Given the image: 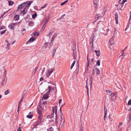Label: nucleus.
<instances>
[{"label": "nucleus", "mask_w": 131, "mask_h": 131, "mask_svg": "<svg viewBox=\"0 0 131 131\" xmlns=\"http://www.w3.org/2000/svg\"><path fill=\"white\" fill-rule=\"evenodd\" d=\"M57 106H55L52 107V111L51 114L50 115H48L47 116L49 121L50 122L54 121L55 120L56 123L57 122V119H56L57 113Z\"/></svg>", "instance_id": "obj_1"}, {"label": "nucleus", "mask_w": 131, "mask_h": 131, "mask_svg": "<svg viewBox=\"0 0 131 131\" xmlns=\"http://www.w3.org/2000/svg\"><path fill=\"white\" fill-rule=\"evenodd\" d=\"M38 69V67H36L35 69V73L36 72V71L37 70V69Z\"/></svg>", "instance_id": "obj_55"}, {"label": "nucleus", "mask_w": 131, "mask_h": 131, "mask_svg": "<svg viewBox=\"0 0 131 131\" xmlns=\"http://www.w3.org/2000/svg\"><path fill=\"white\" fill-rule=\"evenodd\" d=\"M61 107L60 109V113L61 114H61H63V113L62 112V111H61Z\"/></svg>", "instance_id": "obj_52"}, {"label": "nucleus", "mask_w": 131, "mask_h": 131, "mask_svg": "<svg viewBox=\"0 0 131 131\" xmlns=\"http://www.w3.org/2000/svg\"><path fill=\"white\" fill-rule=\"evenodd\" d=\"M86 89H87V92H88V94H89V90H88V83L87 82V81H86Z\"/></svg>", "instance_id": "obj_35"}, {"label": "nucleus", "mask_w": 131, "mask_h": 131, "mask_svg": "<svg viewBox=\"0 0 131 131\" xmlns=\"http://www.w3.org/2000/svg\"><path fill=\"white\" fill-rule=\"evenodd\" d=\"M104 120H105V118L106 117V115L107 114V109L105 107L104 108Z\"/></svg>", "instance_id": "obj_18"}, {"label": "nucleus", "mask_w": 131, "mask_h": 131, "mask_svg": "<svg viewBox=\"0 0 131 131\" xmlns=\"http://www.w3.org/2000/svg\"><path fill=\"white\" fill-rule=\"evenodd\" d=\"M122 124V123H120L119 124L118 127H119L121 126Z\"/></svg>", "instance_id": "obj_54"}, {"label": "nucleus", "mask_w": 131, "mask_h": 131, "mask_svg": "<svg viewBox=\"0 0 131 131\" xmlns=\"http://www.w3.org/2000/svg\"><path fill=\"white\" fill-rule=\"evenodd\" d=\"M48 43L47 42L45 43L44 45V46L46 48L47 46L48 45Z\"/></svg>", "instance_id": "obj_39"}, {"label": "nucleus", "mask_w": 131, "mask_h": 131, "mask_svg": "<svg viewBox=\"0 0 131 131\" xmlns=\"http://www.w3.org/2000/svg\"><path fill=\"white\" fill-rule=\"evenodd\" d=\"M35 39V38L33 37H31L30 39L29 40L27 41V43H30V42H32L34 41Z\"/></svg>", "instance_id": "obj_16"}, {"label": "nucleus", "mask_w": 131, "mask_h": 131, "mask_svg": "<svg viewBox=\"0 0 131 131\" xmlns=\"http://www.w3.org/2000/svg\"><path fill=\"white\" fill-rule=\"evenodd\" d=\"M14 2L13 1H9L8 2L9 6H12L14 4Z\"/></svg>", "instance_id": "obj_25"}, {"label": "nucleus", "mask_w": 131, "mask_h": 131, "mask_svg": "<svg viewBox=\"0 0 131 131\" xmlns=\"http://www.w3.org/2000/svg\"><path fill=\"white\" fill-rule=\"evenodd\" d=\"M90 80L91 81V85H92V82H93V77H91L90 78Z\"/></svg>", "instance_id": "obj_36"}, {"label": "nucleus", "mask_w": 131, "mask_h": 131, "mask_svg": "<svg viewBox=\"0 0 131 131\" xmlns=\"http://www.w3.org/2000/svg\"><path fill=\"white\" fill-rule=\"evenodd\" d=\"M19 15H17L15 16L14 17V19L15 20H18L19 19Z\"/></svg>", "instance_id": "obj_19"}, {"label": "nucleus", "mask_w": 131, "mask_h": 131, "mask_svg": "<svg viewBox=\"0 0 131 131\" xmlns=\"http://www.w3.org/2000/svg\"><path fill=\"white\" fill-rule=\"evenodd\" d=\"M107 94L108 95H111V93H112L111 91L109 90H108L107 91Z\"/></svg>", "instance_id": "obj_28"}, {"label": "nucleus", "mask_w": 131, "mask_h": 131, "mask_svg": "<svg viewBox=\"0 0 131 131\" xmlns=\"http://www.w3.org/2000/svg\"><path fill=\"white\" fill-rule=\"evenodd\" d=\"M128 105H131V100H130L128 102Z\"/></svg>", "instance_id": "obj_41"}, {"label": "nucleus", "mask_w": 131, "mask_h": 131, "mask_svg": "<svg viewBox=\"0 0 131 131\" xmlns=\"http://www.w3.org/2000/svg\"><path fill=\"white\" fill-rule=\"evenodd\" d=\"M40 117H38V121H37L35 123L34 125V126H36L38 125H39L40 123L41 122L42 118H40Z\"/></svg>", "instance_id": "obj_6"}, {"label": "nucleus", "mask_w": 131, "mask_h": 131, "mask_svg": "<svg viewBox=\"0 0 131 131\" xmlns=\"http://www.w3.org/2000/svg\"><path fill=\"white\" fill-rule=\"evenodd\" d=\"M49 94H48L47 93L45 94L42 97V99L46 100L48 99L49 97Z\"/></svg>", "instance_id": "obj_12"}, {"label": "nucleus", "mask_w": 131, "mask_h": 131, "mask_svg": "<svg viewBox=\"0 0 131 131\" xmlns=\"http://www.w3.org/2000/svg\"><path fill=\"white\" fill-rule=\"evenodd\" d=\"M114 37H112L109 40V43L111 45H113L114 43V41L113 40Z\"/></svg>", "instance_id": "obj_11"}, {"label": "nucleus", "mask_w": 131, "mask_h": 131, "mask_svg": "<svg viewBox=\"0 0 131 131\" xmlns=\"http://www.w3.org/2000/svg\"><path fill=\"white\" fill-rule=\"evenodd\" d=\"M45 68L44 67L43 68V69L42 71V72H41L42 74H43V73L45 71Z\"/></svg>", "instance_id": "obj_46"}, {"label": "nucleus", "mask_w": 131, "mask_h": 131, "mask_svg": "<svg viewBox=\"0 0 131 131\" xmlns=\"http://www.w3.org/2000/svg\"><path fill=\"white\" fill-rule=\"evenodd\" d=\"M41 110L39 108H38V110L37 113L39 114V116L38 117H40V118H42V115L41 113Z\"/></svg>", "instance_id": "obj_17"}, {"label": "nucleus", "mask_w": 131, "mask_h": 131, "mask_svg": "<svg viewBox=\"0 0 131 131\" xmlns=\"http://www.w3.org/2000/svg\"><path fill=\"white\" fill-rule=\"evenodd\" d=\"M15 42V41H13V42H12V43H11V44L12 45H13L14 43Z\"/></svg>", "instance_id": "obj_63"}, {"label": "nucleus", "mask_w": 131, "mask_h": 131, "mask_svg": "<svg viewBox=\"0 0 131 131\" xmlns=\"http://www.w3.org/2000/svg\"><path fill=\"white\" fill-rule=\"evenodd\" d=\"M51 87L50 86H49V87L48 91L47 92V93L48 94H49V93L50 92V91L51 90Z\"/></svg>", "instance_id": "obj_34"}, {"label": "nucleus", "mask_w": 131, "mask_h": 131, "mask_svg": "<svg viewBox=\"0 0 131 131\" xmlns=\"http://www.w3.org/2000/svg\"><path fill=\"white\" fill-rule=\"evenodd\" d=\"M10 43H8L7 44L6 46V49H7L8 50L9 49H10Z\"/></svg>", "instance_id": "obj_21"}, {"label": "nucleus", "mask_w": 131, "mask_h": 131, "mask_svg": "<svg viewBox=\"0 0 131 131\" xmlns=\"http://www.w3.org/2000/svg\"><path fill=\"white\" fill-rule=\"evenodd\" d=\"M75 63V61H74L71 65V69H72V68H73V67L74 66V64Z\"/></svg>", "instance_id": "obj_33"}, {"label": "nucleus", "mask_w": 131, "mask_h": 131, "mask_svg": "<svg viewBox=\"0 0 131 131\" xmlns=\"http://www.w3.org/2000/svg\"><path fill=\"white\" fill-rule=\"evenodd\" d=\"M47 5V4H45L43 6H42L41 7V9H43L44 8H45L46 6Z\"/></svg>", "instance_id": "obj_38"}, {"label": "nucleus", "mask_w": 131, "mask_h": 131, "mask_svg": "<svg viewBox=\"0 0 131 131\" xmlns=\"http://www.w3.org/2000/svg\"><path fill=\"white\" fill-rule=\"evenodd\" d=\"M48 22V20L47 19L45 21V22L44 23L43 25H45L46 26V24Z\"/></svg>", "instance_id": "obj_44"}, {"label": "nucleus", "mask_w": 131, "mask_h": 131, "mask_svg": "<svg viewBox=\"0 0 131 131\" xmlns=\"http://www.w3.org/2000/svg\"><path fill=\"white\" fill-rule=\"evenodd\" d=\"M95 52L96 53V54L97 56L99 57L100 56V50H99L98 51L96 50H95Z\"/></svg>", "instance_id": "obj_22"}, {"label": "nucleus", "mask_w": 131, "mask_h": 131, "mask_svg": "<svg viewBox=\"0 0 131 131\" xmlns=\"http://www.w3.org/2000/svg\"><path fill=\"white\" fill-rule=\"evenodd\" d=\"M95 72H96V74L99 75L100 73L99 69L98 68H95L93 69L92 73L93 74H94Z\"/></svg>", "instance_id": "obj_7"}, {"label": "nucleus", "mask_w": 131, "mask_h": 131, "mask_svg": "<svg viewBox=\"0 0 131 131\" xmlns=\"http://www.w3.org/2000/svg\"><path fill=\"white\" fill-rule=\"evenodd\" d=\"M66 15L65 14H63L61 16V17L62 18H63L64 16Z\"/></svg>", "instance_id": "obj_53"}, {"label": "nucleus", "mask_w": 131, "mask_h": 131, "mask_svg": "<svg viewBox=\"0 0 131 131\" xmlns=\"http://www.w3.org/2000/svg\"><path fill=\"white\" fill-rule=\"evenodd\" d=\"M88 57V55L87 59V60H88V61L87 63H88V66H89V63H90V61L89 60Z\"/></svg>", "instance_id": "obj_42"}, {"label": "nucleus", "mask_w": 131, "mask_h": 131, "mask_svg": "<svg viewBox=\"0 0 131 131\" xmlns=\"http://www.w3.org/2000/svg\"><path fill=\"white\" fill-rule=\"evenodd\" d=\"M43 80V79L42 77H41L40 79V81H42Z\"/></svg>", "instance_id": "obj_58"}, {"label": "nucleus", "mask_w": 131, "mask_h": 131, "mask_svg": "<svg viewBox=\"0 0 131 131\" xmlns=\"http://www.w3.org/2000/svg\"><path fill=\"white\" fill-rule=\"evenodd\" d=\"M7 79L6 77V75H5L4 78V80L3 81V84L2 85H4L6 84V83L7 82Z\"/></svg>", "instance_id": "obj_14"}, {"label": "nucleus", "mask_w": 131, "mask_h": 131, "mask_svg": "<svg viewBox=\"0 0 131 131\" xmlns=\"http://www.w3.org/2000/svg\"><path fill=\"white\" fill-rule=\"evenodd\" d=\"M62 101V100L61 99H60L59 100V104H60V103H61V101Z\"/></svg>", "instance_id": "obj_57"}, {"label": "nucleus", "mask_w": 131, "mask_h": 131, "mask_svg": "<svg viewBox=\"0 0 131 131\" xmlns=\"http://www.w3.org/2000/svg\"><path fill=\"white\" fill-rule=\"evenodd\" d=\"M4 29V27H0V30H2Z\"/></svg>", "instance_id": "obj_59"}, {"label": "nucleus", "mask_w": 131, "mask_h": 131, "mask_svg": "<svg viewBox=\"0 0 131 131\" xmlns=\"http://www.w3.org/2000/svg\"><path fill=\"white\" fill-rule=\"evenodd\" d=\"M39 35V33H34V36H38Z\"/></svg>", "instance_id": "obj_48"}, {"label": "nucleus", "mask_w": 131, "mask_h": 131, "mask_svg": "<svg viewBox=\"0 0 131 131\" xmlns=\"http://www.w3.org/2000/svg\"><path fill=\"white\" fill-rule=\"evenodd\" d=\"M68 2V0H66V1H64L63 3H61L60 4V5L61 6H62L63 5H64V4H65L66 3H67Z\"/></svg>", "instance_id": "obj_27"}, {"label": "nucleus", "mask_w": 131, "mask_h": 131, "mask_svg": "<svg viewBox=\"0 0 131 131\" xmlns=\"http://www.w3.org/2000/svg\"><path fill=\"white\" fill-rule=\"evenodd\" d=\"M100 17H101V16H98L97 17H95V19H96V20H97Z\"/></svg>", "instance_id": "obj_47"}, {"label": "nucleus", "mask_w": 131, "mask_h": 131, "mask_svg": "<svg viewBox=\"0 0 131 131\" xmlns=\"http://www.w3.org/2000/svg\"><path fill=\"white\" fill-rule=\"evenodd\" d=\"M34 24V22L31 21H30L29 24V25L30 26H33Z\"/></svg>", "instance_id": "obj_23"}, {"label": "nucleus", "mask_w": 131, "mask_h": 131, "mask_svg": "<svg viewBox=\"0 0 131 131\" xmlns=\"http://www.w3.org/2000/svg\"><path fill=\"white\" fill-rule=\"evenodd\" d=\"M61 119L60 120V124L61 125V126L63 127L64 125V122L65 120L64 118L63 117H62L61 115Z\"/></svg>", "instance_id": "obj_4"}, {"label": "nucleus", "mask_w": 131, "mask_h": 131, "mask_svg": "<svg viewBox=\"0 0 131 131\" xmlns=\"http://www.w3.org/2000/svg\"><path fill=\"white\" fill-rule=\"evenodd\" d=\"M37 15L36 14H34V15H33L32 16V17L34 19L35 18V17H36V16Z\"/></svg>", "instance_id": "obj_40"}, {"label": "nucleus", "mask_w": 131, "mask_h": 131, "mask_svg": "<svg viewBox=\"0 0 131 131\" xmlns=\"http://www.w3.org/2000/svg\"><path fill=\"white\" fill-rule=\"evenodd\" d=\"M47 103V102L46 101L45 102H41V104H43V105H45L46 103Z\"/></svg>", "instance_id": "obj_45"}, {"label": "nucleus", "mask_w": 131, "mask_h": 131, "mask_svg": "<svg viewBox=\"0 0 131 131\" xmlns=\"http://www.w3.org/2000/svg\"><path fill=\"white\" fill-rule=\"evenodd\" d=\"M7 11L6 12H5L2 15H1L2 17L4 15L6 12H7Z\"/></svg>", "instance_id": "obj_60"}, {"label": "nucleus", "mask_w": 131, "mask_h": 131, "mask_svg": "<svg viewBox=\"0 0 131 131\" xmlns=\"http://www.w3.org/2000/svg\"><path fill=\"white\" fill-rule=\"evenodd\" d=\"M27 2H26L23 3L19 5L17 9L19 10L20 8L21 10H22L20 14L21 15H25L27 12L28 9V7H27L26 5L27 4Z\"/></svg>", "instance_id": "obj_2"}, {"label": "nucleus", "mask_w": 131, "mask_h": 131, "mask_svg": "<svg viewBox=\"0 0 131 131\" xmlns=\"http://www.w3.org/2000/svg\"><path fill=\"white\" fill-rule=\"evenodd\" d=\"M56 35L55 33L54 35H53V38L54 37H55Z\"/></svg>", "instance_id": "obj_61"}, {"label": "nucleus", "mask_w": 131, "mask_h": 131, "mask_svg": "<svg viewBox=\"0 0 131 131\" xmlns=\"http://www.w3.org/2000/svg\"><path fill=\"white\" fill-rule=\"evenodd\" d=\"M127 48V47H126L125 48V49H124V50H122V51H125V50H126V49Z\"/></svg>", "instance_id": "obj_56"}, {"label": "nucleus", "mask_w": 131, "mask_h": 131, "mask_svg": "<svg viewBox=\"0 0 131 131\" xmlns=\"http://www.w3.org/2000/svg\"><path fill=\"white\" fill-rule=\"evenodd\" d=\"M101 61L100 60H97L96 62V65L97 66H99L100 65V62Z\"/></svg>", "instance_id": "obj_32"}, {"label": "nucleus", "mask_w": 131, "mask_h": 131, "mask_svg": "<svg viewBox=\"0 0 131 131\" xmlns=\"http://www.w3.org/2000/svg\"><path fill=\"white\" fill-rule=\"evenodd\" d=\"M75 49H73V56L74 57V59H75L77 57L76 56V52L75 50Z\"/></svg>", "instance_id": "obj_15"}, {"label": "nucleus", "mask_w": 131, "mask_h": 131, "mask_svg": "<svg viewBox=\"0 0 131 131\" xmlns=\"http://www.w3.org/2000/svg\"><path fill=\"white\" fill-rule=\"evenodd\" d=\"M95 35H96L94 33L93 34L90 39V43L91 44H92V45H93L94 41L93 39L95 37Z\"/></svg>", "instance_id": "obj_8"}, {"label": "nucleus", "mask_w": 131, "mask_h": 131, "mask_svg": "<svg viewBox=\"0 0 131 131\" xmlns=\"http://www.w3.org/2000/svg\"><path fill=\"white\" fill-rule=\"evenodd\" d=\"M22 130L21 129L20 127L18 129L17 131H21Z\"/></svg>", "instance_id": "obj_49"}, {"label": "nucleus", "mask_w": 131, "mask_h": 131, "mask_svg": "<svg viewBox=\"0 0 131 131\" xmlns=\"http://www.w3.org/2000/svg\"><path fill=\"white\" fill-rule=\"evenodd\" d=\"M6 31V30H2V31H1V33H5Z\"/></svg>", "instance_id": "obj_50"}, {"label": "nucleus", "mask_w": 131, "mask_h": 131, "mask_svg": "<svg viewBox=\"0 0 131 131\" xmlns=\"http://www.w3.org/2000/svg\"><path fill=\"white\" fill-rule=\"evenodd\" d=\"M127 1L126 0H123V1L121 3V4H123L125 2H126Z\"/></svg>", "instance_id": "obj_43"}, {"label": "nucleus", "mask_w": 131, "mask_h": 131, "mask_svg": "<svg viewBox=\"0 0 131 131\" xmlns=\"http://www.w3.org/2000/svg\"><path fill=\"white\" fill-rule=\"evenodd\" d=\"M122 52L121 53V54L119 56V58H122V60L123 58L122 57L123 56H125V54H124V51H122Z\"/></svg>", "instance_id": "obj_24"}, {"label": "nucleus", "mask_w": 131, "mask_h": 131, "mask_svg": "<svg viewBox=\"0 0 131 131\" xmlns=\"http://www.w3.org/2000/svg\"><path fill=\"white\" fill-rule=\"evenodd\" d=\"M115 19L116 21V23L117 24H118V13L116 12L115 13Z\"/></svg>", "instance_id": "obj_13"}, {"label": "nucleus", "mask_w": 131, "mask_h": 131, "mask_svg": "<svg viewBox=\"0 0 131 131\" xmlns=\"http://www.w3.org/2000/svg\"><path fill=\"white\" fill-rule=\"evenodd\" d=\"M32 1H30L27 6V7H28L29 8V7L30 6L31 4L32 3Z\"/></svg>", "instance_id": "obj_26"}, {"label": "nucleus", "mask_w": 131, "mask_h": 131, "mask_svg": "<svg viewBox=\"0 0 131 131\" xmlns=\"http://www.w3.org/2000/svg\"><path fill=\"white\" fill-rule=\"evenodd\" d=\"M46 26L45 25H43V26L41 28V30L42 31L41 32H42V31H43L44 30Z\"/></svg>", "instance_id": "obj_31"}, {"label": "nucleus", "mask_w": 131, "mask_h": 131, "mask_svg": "<svg viewBox=\"0 0 131 131\" xmlns=\"http://www.w3.org/2000/svg\"><path fill=\"white\" fill-rule=\"evenodd\" d=\"M47 131H54L52 127H51L47 129Z\"/></svg>", "instance_id": "obj_29"}, {"label": "nucleus", "mask_w": 131, "mask_h": 131, "mask_svg": "<svg viewBox=\"0 0 131 131\" xmlns=\"http://www.w3.org/2000/svg\"><path fill=\"white\" fill-rule=\"evenodd\" d=\"M32 116V114L28 115L27 116V117L29 118H31Z\"/></svg>", "instance_id": "obj_37"}, {"label": "nucleus", "mask_w": 131, "mask_h": 131, "mask_svg": "<svg viewBox=\"0 0 131 131\" xmlns=\"http://www.w3.org/2000/svg\"><path fill=\"white\" fill-rule=\"evenodd\" d=\"M25 28H23L22 29V31H25Z\"/></svg>", "instance_id": "obj_64"}, {"label": "nucleus", "mask_w": 131, "mask_h": 131, "mask_svg": "<svg viewBox=\"0 0 131 131\" xmlns=\"http://www.w3.org/2000/svg\"><path fill=\"white\" fill-rule=\"evenodd\" d=\"M80 131H83V127H80Z\"/></svg>", "instance_id": "obj_51"}, {"label": "nucleus", "mask_w": 131, "mask_h": 131, "mask_svg": "<svg viewBox=\"0 0 131 131\" xmlns=\"http://www.w3.org/2000/svg\"><path fill=\"white\" fill-rule=\"evenodd\" d=\"M130 17L129 19V20H130L131 19V11L130 12Z\"/></svg>", "instance_id": "obj_62"}, {"label": "nucleus", "mask_w": 131, "mask_h": 131, "mask_svg": "<svg viewBox=\"0 0 131 131\" xmlns=\"http://www.w3.org/2000/svg\"><path fill=\"white\" fill-rule=\"evenodd\" d=\"M116 96L114 94V93H112L111 94V98L112 99H114L115 98H116Z\"/></svg>", "instance_id": "obj_20"}, {"label": "nucleus", "mask_w": 131, "mask_h": 131, "mask_svg": "<svg viewBox=\"0 0 131 131\" xmlns=\"http://www.w3.org/2000/svg\"><path fill=\"white\" fill-rule=\"evenodd\" d=\"M10 92V91L9 90H7L4 93V94L5 95H7Z\"/></svg>", "instance_id": "obj_30"}, {"label": "nucleus", "mask_w": 131, "mask_h": 131, "mask_svg": "<svg viewBox=\"0 0 131 131\" xmlns=\"http://www.w3.org/2000/svg\"><path fill=\"white\" fill-rule=\"evenodd\" d=\"M54 70V69L53 68H52L51 69H49L48 70V72L46 73V77L48 78Z\"/></svg>", "instance_id": "obj_5"}, {"label": "nucleus", "mask_w": 131, "mask_h": 131, "mask_svg": "<svg viewBox=\"0 0 131 131\" xmlns=\"http://www.w3.org/2000/svg\"><path fill=\"white\" fill-rule=\"evenodd\" d=\"M39 108L41 109L42 110H43L46 108V105L43 104H39Z\"/></svg>", "instance_id": "obj_10"}, {"label": "nucleus", "mask_w": 131, "mask_h": 131, "mask_svg": "<svg viewBox=\"0 0 131 131\" xmlns=\"http://www.w3.org/2000/svg\"><path fill=\"white\" fill-rule=\"evenodd\" d=\"M98 0H94V5L95 7L96 8H97L98 6Z\"/></svg>", "instance_id": "obj_9"}, {"label": "nucleus", "mask_w": 131, "mask_h": 131, "mask_svg": "<svg viewBox=\"0 0 131 131\" xmlns=\"http://www.w3.org/2000/svg\"><path fill=\"white\" fill-rule=\"evenodd\" d=\"M20 23V22L12 23H11L9 26V28L14 29L15 26H18Z\"/></svg>", "instance_id": "obj_3"}]
</instances>
